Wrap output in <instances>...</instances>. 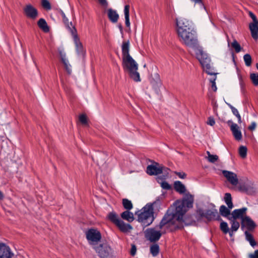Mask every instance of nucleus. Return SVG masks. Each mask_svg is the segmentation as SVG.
<instances>
[{"label": "nucleus", "mask_w": 258, "mask_h": 258, "mask_svg": "<svg viewBox=\"0 0 258 258\" xmlns=\"http://www.w3.org/2000/svg\"><path fill=\"white\" fill-rule=\"evenodd\" d=\"M194 196L185 194L182 200H176L167 210L158 225L147 229L144 233L146 239L155 242L167 231L173 232L183 228V216L193 207Z\"/></svg>", "instance_id": "obj_1"}, {"label": "nucleus", "mask_w": 258, "mask_h": 258, "mask_svg": "<svg viewBox=\"0 0 258 258\" xmlns=\"http://www.w3.org/2000/svg\"><path fill=\"white\" fill-rule=\"evenodd\" d=\"M155 204H148L141 211L135 213V215L138 216V221L143 226L147 227L154 221L153 206Z\"/></svg>", "instance_id": "obj_2"}, {"label": "nucleus", "mask_w": 258, "mask_h": 258, "mask_svg": "<svg viewBox=\"0 0 258 258\" xmlns=\"http://www.w3.org/2000/svg\"><path fill=\"white\" fill-rule=\"evenodd\" d=\"M122 67L124 71L127 72L130 77L135 81H141L140 74L137 71L138 64L132 56L122 58Z\"/></svg>", "instance_id": "obj_3"}, {"label": "nucleus", "mask_w": 258, "mask_h": 258, "mask_svg": "<svg viewBox=\"0 0 258 258\" xmlns=\"http://www.w3.org/2000/svg\"><path fill=\"white\" fill-rule=\"evenodd\" d=\"M180 41L186 46L195 48L197 47L198 41L196 31L191 30L177 34Z\"/></svg>", "instance_id": "obj_4"}, {"label": "nucleus", "mask_w": 258, "mask_h": 258, "mask_svg": "<svg viewBox=\"0 0 258 258\" xmlns=\"http://www.w3.org/2000/svg\"><path fill=\"white\" fill-rule=\"evenodd\" d=\"M96 252L100 258H113L114 250L107 244H100L95 247Z\"/></svg>", "instance_id": "obj_5"}, {"label": "nucleus", "mask_w": 258, "mask_h": 258, "mask_svg": "<svg viewBox=\"0 0 258 258\" xmlns=\"http://www.w3.org/2000/svg\"><path fill=\"white\" fill-rule=\"evenodd\" d=\"M197 213L200 218L205 217L208 221L221 220L217 210L215 209L206 211L199 209L197 211Z\"/></svg>", "instance_id": "obj_6"}, {"label": "nucleus", "mask_w": 258, "mask_h": 258, "mask_svg": "<svg viewBox=\"0 0 258 258\" xmlns=\"http://www.w3.org/2000/svg\"><path fill=\"white\" fill-rule=\"evenodd\" d=\"M177 34L194 30L191 22L184 18L176 19Z\"/></svg>", "instance_id": "obj_7"}, {"label": "nucleus", "mask_w": 258, "mask_h": 258, "mask_svg": "<svg viewBox=\"0 0 258 258\" xmlns=\"http://www.w3.org/2000/svg\"><path fill=\"white\" fill-rule=\"evenodd\" d=\"M87 239L90 243H97L101 239V233L96 229L91 228L86 232Z\"/></svg>", "instance_id": "obj_8"}, {"label": "nucleus", "mask_w": 258, "mask_h": 258, "mask_svg": "<svg viewBox=\"0 0 258 258\" xmlns=\"http://www.w3.org/2000/svg\"><path fill=\"white\" fill-rule=\"evenodd\" d=\"M23 11L25 16L31 19L35 20L38 16L37 10L30 4L26 5Z\"/></svg>", "instance_id": "obj_9"}, {"label": "nucleus", "mask_w": 258, "mask_h": 258, "mask_svg": "<svg viewBox=\"0 0 258 258\" xmlns=\"http://www.w3.org/2000/svg\"><path fill=\"white\" fill-rule=\"evenodd\" d=\"M147 173L150 175H156L161 174L163 172V166L157 162L153 165H149L147 167Z\"/></svg>", "instance_id": "obj_10"}, {"label": "nucleus", "mask_w": 258, "mask_h": 258, "mask_svg": "<svg viewBox=\"0 0 258 258\" xmlns=\"http://www.w3.org/2000/svg\"><path fill=\"white\" fill-rule=\"evenodd\" d=\"M14 253L10 247L3 243H0V258H12Z\"/></svg>", "instance_id": "obj_11"}, {"label": "nucleus", "mask_w": 258, "mask_h": 258, "mask_svg": "<svg viewBox=\"0 0 258 258\" xmlns=\"http://www.w3.org/2000/svg\"><path fill=\"white\" fill-rule=\"evenodd\" d=\"M241 227L242 229L246 227L248 230L252 231L255 229L256 224L249 217L245 216L241 221Z\"/></svg>", "instance_id": "obj_12"}, {"label": "nucleus", "mask_w": 258, "mask_h": 258, "mask_svg": "<svg viewBox=\"0 0 258 258\" xmlns=\"http://www.w3.org/2000/svg\"><path fill=\"white\" fill-rule=\"evenodd\" d=\"M227 123L230 125V130L235 139L237 141L241 140L242 136L238 125L233 123L231 120L228 121Z\"/></svg>", "instance_id": "obj_13"}, {"label": "nucleus", "mask_w": 258, "mask_h": 258, "mask_svg": "<svg viewBox=\"0 0 258 258\" xmlns=\"http://www.w3.org/2000/svg\"><path fill=\"white\" fill-rule=\"evenodd\" d=\"M222 173L231 184L233 185L237 184L238 179L237 175L235 173L227 170H223Z\"/></svg>", "instance_id": "obj_14"}, {"label": "nucleus", "mask_w": 258, "mask_h": 258, "mask_svg": "<svg viewBox=\"0 0 258 258\" xmlns=\"http://www.w3.org/2000/svg\"><path fill=\"white\" fill-rule=\"evenodd\" d=\"M247 210V209L245 207L242 208L241 209H235L232 212V216L230 218L234 220L240 219L241 221L242 218L246 216V212Z\"/></svg>", "instance_id": "obj_15"}, {"label": "nucleus", "mask_w": 258, "mask_h": 258, "mask_svg": "<svg viewBox=\"0 0 258 258\" xmlns=\"http://www.w3.org/2000/svg\"><path fill=\"white\" fill-rule=\"evenodd\" d=\"M151 83L155 90L158 92L159 87H161L162 84L160 76L158 73L152 75Z\"/></svg>", "instance_id": "obj_16"}, {"label": "nucleus", "mask_w": 258, "mask_h": 258, "mask_svg": "<svg viewBox=\"0 0 258 258\" xmlns=\"http://www.w3.org/2000/svg\"><path fill=\"white\" fill-rule=\"evenodd\" d=\"M249 28L252 37L255 40L258 39V21L249 24Z\"/></svg>", "instance_id": "obj_17"}, {"label": "nucleus", "mask_w": 258, "mask_h": 258, "mask_svg": "<svg viewBox=\"0 0 258 258\" xmlns=\"http://www.w3.org/2000/svg\"><path fill=\"white\" fill-rule=\"evenodd\" d=\"M74 37V41L76 45V48L77 52L79 54H83L84 49L82 43L80 42V39L76 34V32H74L72 34Z\"/></svg>", "instance_id": "obj_18"}, {"label": "nucleus", "mask_w": 258, "mask_h": 258, "mask_svg": "<svg viewBox=\"0 0 258 258\" xmlns=\"http://www.w3.org/2000/svg\"><path fill=\"white\" fill-rule=\"evenodd\" d=\"M59 55L61 58V61L63 63L65 69L68 74H71L72 73L71 66L70 64L69 60L66 58V54L62 51H59Z\"/></svg>", "instance_id": "obj_19"}, {"label": "nucleus", "mask_w": 258, "mask_h": 258, "mask_svg": "<svg viewBox=\"0 0 258 258\" xmlns=\"http://www.w3.org/2000/svg\"><path fill=\"white\" fill-rule=\"evenodd\" d=\"M116 225L121 232L124 233L127 232L133 229L130 224H126L122 220H120Z\"/></svg>", "instance_id": "obj_20"}, {"label": "nucleus", "mask_w": 258, "mask_h": 258, "mask_svg": "<svg viewBox=\"0 0 258 258\" xmlns=\"http://www.w3.org/2000/svg\"><path fill=\"white\" fill-rule=\"evenodd\" d=\"M122 58L131 57L129 53L130 42L129 41L123 42L121 46Z\"/></svg>", "instance_id": "obj_21"}, {"label": "nucleus", "mask_w": 258, "mask_h": 258, "mask_svg": "<svg viewBox=\"0 0 258 258\" xmlns=\"http://www.w3.org/2000/svg\"><path fill=\"white\" fill-rule=\"evenodd\" d=\"M228 219L230 220L231 223L230 236L232 237L233 235V233L237 231V230L239 229L240 224L239 223L236 221V220H234L230 218H228Z\"/></svg>", "instance_id": "obj_22"}, {"label": "nucleus", "mask_w": 258, "mask_h": 258, "mask_svg": "<svg viewBox=\"0 0 258 258\" xmlns=\"http://www.w3.org/2000/svg\"><path fill=\"white\" fill-rule=\"evenodd\" d=\"M108 17L112 23L117 22L119 18V16L116 12L111 9H109L108 10Z\"/></svg>", "instance_id": "obj_23"}, {"label": "nucleus", "mask_w": 258, "mask_h": 258, "mask_svg": "<svg viewBox=\"0 0 258 258\" xmlns=\"http://www.w3.org/2000/svg\"><path fill=\"white\" fill-rule=\"evenodd\" d=\"M121 217L123 219L126 220L129 222H132L134 220L133 214L130 212L129 210H126L125 211L122 212L121 214Z\"/></svg>", "instance_id": "obj_24"}, {"label": "nucleus", "mask_w": 258, "mask_h": 258, "mask_svg": "<svg viewBox=\"0 0 258 258\" xmlns=\"http://www.w3.org/2000/svg\"><path fill=\"white\" fill-rule=\"evenodd\" d=\"M174 187L175 190L180 194H183L186 190L185 186L179 181L174 182Z\"/></svg>", "instance_id": "obj_25"}, {"label": "nucleus", "mask_w": 258, "mask_h": 258, "mask_svg": "<svg viewBox=\"0 0 258 258\" xmlns=\"http://www.w3.org/2000/svg\"><path fill=\"white\" fill-rule=\"evenodd\" d=\"M198 58L202 66H203L204 64L203 62L207 61V59L208 60V63H210V58L208 56L206 53H205L202 50H200V53L198 54Z\"/></svg>", "instance_id": "obj_26"}, {"label": "nucleus", "mask_w": 258, "mask_h": 258, "mask_svg": "<svg viewBox=\"0 0 258 258\" xmlns=\"http://www.w3.org/2000/svg\"><path fill=\"white\" fill-rule=\"evenodd\" d=\"M37 25L38 27L42 29L44 32H47L49 30V27L47 25V24L46 21L43 19L41 18L37 22Z\"/></svg>", "instance_id": "obj_27"}, {"label": "nucleus", "mask_w": 258, "mask_h": 258, "mask_svg": "<svg viewBox=\"0 0 258 258\" xmlns=\"http://www.w3.org/2000/svg\"><path fill=\"white\" fill-rule=\"evenodd\" d=\"M124 13L125 17V24L127 27H130V6L127 5L124 6Z\"/></svg>", "instance_id": "obj_28"}, {"label": "nucleus", "mask_w": 258, "mask_h": 258, "mask_svg": "<svg viewBox=\"0 0 258 258\" xmlns=\"http://www.w3.org/2000/svg\"><path fill=\"white\" fill-rule=\"evenodd\" d=\"M207 61L203 62V68L205 72L210 75H215L216 74L214 72L213 69L211 66L210 63H208V60L207 59Z\"/></svg>", "instance_id": "obj_29"}, {"label": "nucleus", "mask_w": 258, "mask_h": 258, "mask_svg": "<svg viewBox=\"0 0 258 258\" xmlns=\"http://www.w3.org/2000/svg\"><path fill=\"white\" fill-rule=\"evenodd\" d=\"M63 22L67 27V28H68L70 31L72 32V34H74V32H77L76 29H75V27L73 25V24L72 22L69 23L68 19L66 17H63Z\"/></svg>", "instance_id": "obj_30"}, {"label": "nucleus", "mask_w": 258, "mask_h": 258, "mask_svg": "<svg viewBox=\"0 0 258 258\" xmlns=\"http://www.w3.org/2000/svg\"><path fill=\"white\" fill-rule=\"evenodd\" d=\"M224 201L227 204L228 207L230 209H232L233 207V203L232 202L231 195L229 193H226L224 196Z\"/></svg>", "instance_id": "obj_31"}, {"label": "nucleus", "mask_w": 258, "mask_h": 258, "mask_svg": "<svg viewBox=\"0 0 258 258\" xmlns=\"http://www.w3.org/2000/svg\"><path fill=\"white\" fill-rule=\"evenodd\" d=\"M107 217L111 222L115 225L120 220L118 218L117 214L114 212L109 213L108 214Z\"/></svg>", "instance_id": "obj_32"}, {"label": "nucleus", "mask_w": 258, "mask_h": 258, "mask_svg": "<svg viewBox=\"0 0 258 258\" xmlns=\"http://www.w3.org/2000/svg\"><path fill=\"white\" fill-rule=\"evenodd\" d=\"M230 209L226 208L225 206L222 205L220 206L219 209V212L220 214L225 217H228L230 214Z\"/></svg>", "instance_id": "obj_33"}, {"label": "nucleus", "mask_w": 258, "mask_h": 258, "mask_svg": "<svg viewBox=\"0 0 258 258\" xmlns=\"http://www.w3.org/2000/svg\"><path fill=\"white\" fill-rule=\"evenodd\" d=\"M244 234L246 240L249 242L250 245L252 247H254L255 245H256V242L254 240L252 235L247 231H245Z\"/></svg>", "instance_id": "obj_34"}, {"label": "nucleus", "mask_w": 258, "mask_h": 258, "mask_svg": "<svg viewBox=\"0 0 258 258\" xmlns=\"http://www.w3.org/2000/svg\"><path fill=\"white\" fill-rule=\"evenodd\" d=\"M220 228L221 231L224 233V234H227L229 233L230 235V229L229 228L228 224L226 222L222 221L220 223Z\"/></svg>", "instance_id": "obj_35"}, {"label": "nucleus", "mask_w": 258, "mask_h": 258, "mask_svg": "<svg viewBox=\"0 0 258 258\" xmlns=\"http://www.w3.org/2000/svg\"><path fill=\"white\" fill-rule=\"evenodd\" d=\"M159 252V246L157 244H153L150 247V252L153 256L158 255Z\"/></svg>", "instance_id": "obj_36"}, {"label": "nucleus", "mask_w": 258, "mask_h": 258, "mask_svg": "<svg viewBox=\"0 0 258 258\" xmlns=\"http://www.w3.org/2000/svg\"><path fill=\"white\" fill-rule=\"evenodd\" d=\"M122 205L126 210H130L133 208V204L131 201L126 199L122 200Z\"/></svg>", "instance_id": "obj_37"}, {"label": "nucleus", "mask_w": 258, "mask_h": 258, "mask_svg": "<svg viewBox=\"0 0 258 258\" xmlns=\"http://www.w3.org/2000/svg\"><path fill=\"white\" fill-rule=\"evenodd\" d=\"M247 148L245 146H241L238 150V152L240 156L242 158H245L247 155Z\"/></svg>", "instance_id": "obj_38"}, {"label": "nucleus", "mask_w": 258, "mask_h": 258, "mask_svg": "<svg viewBox=\"0 0 258 258\" xmlns=\"http://www.w3.org/2000/svg\"><path fill=\"white\" fill-rule=\"evenodd\" d=\"M250 79L254 86L258 85V74L255 73H251L250 75Z\"/></svg>", "instance_id": "obj_39"}, {"label": "nucleus", "mask_w": 258, "mask_h": 258, "mask_svg": "<svg viewBox=\"0 0 258 258\" xmlns=\"http://www.w3.org/2000/svg\"><path fill=\"white\" fill-rule=\"evenodd\" d=\"M231 46L235 49L236 52L238 53L241 51V47L236 40H234L231 43Z\"/></svg>", "instance_id": "obj_40"}, {"label": "nucleus", "mask_w": 258, "mask_h": 258, "mask_svg": "<svg viewBox=\"0 0 258 258\" xmlns=\"http://www.w3.org/2000/svg\"><path fill=\"white\" fill-rule=\"evenodd\" d=\"M243 59L245 63V65L247 67H249L251 64V57L250 54H246L243 56Z\"/></svg>", "instance_id": "obj_41"}, {"label": "nucleus", "mask_w": 258, "mask_h": 258, "mask_svg": "<svg viewBox=\"0 0 258 258\" xmlns=\"http://www.w3.org/2000/svg\"><path fill=\"white\" fill-rule=\"evenodd\" d=\"M79 121L82 124L85 125L88 124L87 117L85 114H81L79 116Z\"/></svg>", "instance_id": "obj_42"}, {"label": "nucleus", "mask_w": 258, "mask_h": 258, "mask_svg": "<svg viewBox=\"0 0 258 258\" xmlns=\"http://www.w3.org/2000/svg\"><path fill=\"white\" fill-rule=\"evenodd\" d=\"M41 4L42 7L47 10L51 9V5L47 0H42Z\"/></svg>", "instance_id": "obj_43"}, {"label": "nucleus", "mask_w": 258, "mask_h": 258, "mask_svg": "<svg viewBox=\"0 0 258 258\" xmlns=\"http://www.w3.org/2000/svg\"><path fill=\"white\" fill-rule=\"evenodd\" d=\"M209 162L214 163L218 160V156L216 155H211L209 157H207Z\"/></svg>", "instance_id": "obj_44"}, {"label": "nucleus", "mask_w": 258, "mask_h": 258, "mask_svg": "<svg viewBox=\"0 0 258 258\" xmlns=\"http://www.w3.org/2000/svg\"><path fill=\"white\" fill-rule=\"evenodd\" d=\"M215 80L216 77L214 78L213 80H210V82L211 83V88L212 90L215 92L217 91V87L216 85Z\"/></svg>", "instance_id": "obj_45"}, {"label": "nucleus", "mask_w": 258, "mask_h": 258, "mask_svg": "<svg viewBox=\"0 0 258 258\" xmlns=\"http://www.w3.org/2000/svg\"><path fill=\"white\" fill-rule=\"evenodd\" d=\"M215 123V121L214 118L212 116L209 117L207 121V124L211 126H213Z\"/></svg>", "instance_id": "obj_46"}, {"label": "nucleus", "mask_w": 258, "mask_h": 258, "mask_svg": "<svg viewBox=\"0 0 258 258\" xmlns=\"http://www.w3.org/2000/svg\"><path fill=\"white\" fill-rule=\"evenodd\" d=\"M175 174L177 175L179 178L182 179H184L186 176V174L183 172H175Z\"/></svg>", "instance_id": "obj_47"}, {"label": "nucleus", "mask_w": 258, "mask_h": 258, "mask_svg": "<svg viewBox=\"0 0 258 258\" xmlns=\"http://www.w3.org/2000/svg\"><path fill=\"white\" fill-rule=\"evenodd\" d=\"M161 187L165 189H169L171 188L170 185L166 181L161 183Z\"/></svg>", "instance_id": "obj_48"}, {"label": "nucleus", "mask_w": 258, "mask_h": 258, "mask_svg": "<svg viewBox=\"0 0 258 258\" xmlns=\"http://www.w3.org/2000/svg\"><path fill=\"white\" fill-rule=\"evenodd\" d=\"M239 84L240 86L241 92L243 93L244 92L245 84L241 77H239Z\"/></svg>", "instance_id": "obj_49"}, {"label": "nucleus", "mask_w": 258, "mask_h": 258, "mask_svg": "<svg viewBox=\"0 0 258 258\" xmlns=\"http://www.w3.org/2000/svg\"><path fill=\"white\" fill-rule=\"evenodd\" d=\"M239 189L242 191L248 192L249 190V187L245 185H240Z\"/></svg>", "instance_id": "obj_50"}, {"label": "nucleus", "mask_w": 258, "mask_h": 258, "mask_svg": "<svg viewBox=\"0 0 258 258\" xmlns=\"http://www.w3.org/2000/svg\"><path fill=\"white\" fill-rule=\"evenodd\" d=\"M256 123L255 122H251V124L248 127V130L250 131H253L255 130L256 127Z\"/></svg>", "instance_id": "obj_51"}, {"label": "nucleus", "mask_w": 258, "mask_h": 258, "mask_svg": "<svg viewBox=\"0 0 258 258\" xmlns=\"http://www.w3.org/2000/svg\"><path fill=\"white\" fill-rule=\"evenodd\" d=\"M229 106L230 108V109H231V111L234 115H235L236 116L239 114V112L236 108H235V107H234L233 106H232L230 104H229Z\"/></svg>", "instance_id": "obj_52"}, {"label": "nucleus", "mask_w": 258, "mask_h": 258, "mask_svg": "<svg viewBox=\"0 0 258 258\" xmlns=\"http://www.w3.org/2000/svg\"><path fill=\"white\" fill-rule=\"evenodd\" d=\"M136 251H137V248H136V245L134 244L132 245V247H131V252H130L132 256L135 255L136 254Z\"/></svg>", "instance_id": "obj_53"}, {"label": "nucleus", "mask_w": 258, "mask_h": 258, "mask_svg": "<svg viewBox=\"0 0 258 258\" xmlns=\"http://www.w3.org/2000/svg\"><path fill=\"white\" fill-rule=\"evenodd\" d=\"M249 258H258V250L254 251V253L249 254Z\"/></svg>", "instance_id": "obj_54"}, {"label": "nucleus", "mask_w": 258, "mask_h": 258, "mask_svg": "<svg viewBox=\"0 0 258 258\" xmlns=\"http://www.w3.org/2000/svg\"><path fill=\"white\" fill-rule=\"evenodd\" d=\"M249 16L250 17V18L252 19L253 22H257L256 17L255 16V15L252 13L251 12H249Z\"/></svg>", "instance_id": "obj_55"}, {"label": "nucleus", "mask_w": 258, "mask_h": 258, "mask_svg": "<svg viewBox=\"0 0 258 258\" xmlns=\"http://www.w3.org/2000/svg\"><path fill=\"white\" fill-rule=\"evenodd\" d=\"M98 1H99L100 3L103 6H106L107 5L106 0H98Z\"/></svg>", "instance_id": "obj_56"}, {"label": "nucleus", "mask_w": 258, "mask_h": 258, "mask_svg": "<svg viewBox=\"0 0 258 258\" xmlns=\"http://www.w3.org/2000/svg\"><path fill=\"white\" fill-rule=\"evenodd\" d=\"M236 117H237V119H238V123H241V122H242V121H241V116H240V115L239 114V113L238 115H236Z\"/></svg>", "instance_id": "obj_57"}, {"label": "nucleus", "mask_w": 258, "mask_h": 258, "mask_svg": "<svg viewBox=\"0 0 258 258\" xmlns=\"http://www.w3.org/2000/svg\"><path fill=\"white\" fill-rule=\"evenodd\" d=\"M191 1L194 2H195V3L202 4L203 5L202 0H191Z\"/></svg>", "instance_id": "obj_58"}, {"label": "nucleus", "mask_w": 258, "mask_h": 258, "mask_svg": "<svg viewBox=\"0 0 258 258\" xmlns=\"http://www.w3.org/2000/svg\"><path fill=\"white\" fill-rule=\"evenodd\" d=\"M59 12H60V14H61V15L62 18L66 17V15H65L64 13H63V12L62 10H60L59 11Z\"/></svg>", "instance_id": "obj_59"}, {"label": "nucleus", "mask_w": 258, "mask_h": 258, "mask_svg": "<svg viewBox=\"0 0 258 258\" xmlns=\"http://www.w3.org/2000/svg\"><path fill=\"white\" fill-rule=\"evenodd\" d=\"M4 198V195L2 191L0 190V200H2Z\"/></svg>", "instance_id": "obj_60"}, {"label": "nucleus", "mask_w": 258, "mask_h": 258, "mask_svg": "<svg viewBox=\"0 0 258 258\" xmlns=\"http://www.w3.org/2000/svg\"><path fill=\"white\" fill-rule=\"evenodd\" d=\"M207 154L208 155V157H209L210 155H212V154H211V153L209 151H207Z\"/></svg>", "instance_id": "obj_61"}, {"label": "nucleus", "mask_w": 258, "mask_h": 258, "mask_svg": "<svg viewBox=\"0 0 258 258\" xmlns=\"http://www.w3.org/2000/svg\"><path fill=\"white\" fill-rule=\"evenodd\" d=\"M119 28L121 30H122V26L121 25L119 26Z\"/></svg>", "instance_id": "obj_62"}, {"label": "nucleus", "mask_w": 258, "mask_h": 258, "mask_svg": "<svg viewBox=\"0 0 258 258\" xmlns=\"http://www.w3.org/2000/svg\"><path fill=\"white\" fill-rule=\"evenodd\" d=\"M256 69L258 70V63L256 64Z\"/></svg>", "instance_id": "obj_63"}]
</instances>
